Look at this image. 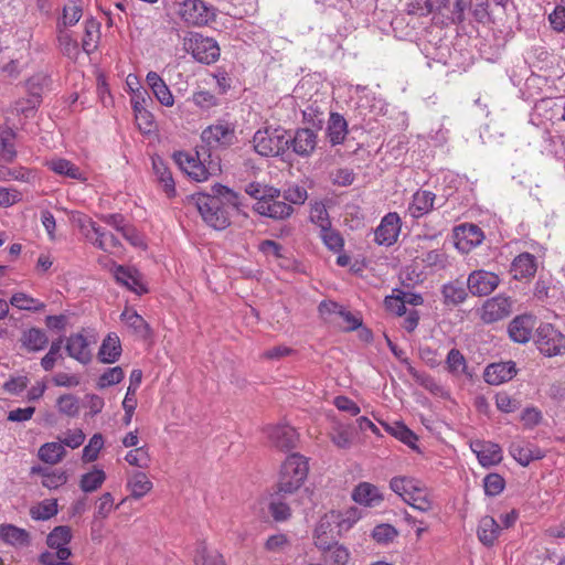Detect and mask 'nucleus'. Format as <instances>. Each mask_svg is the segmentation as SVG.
<instances>
[{
  "instance_id": "nucleus-10",
  "label": "nucleus",
  "mask_w": 565,
  "mask_h": 565,
  "mask_svg": "<svg viewBox=\"0 0 565 565\" xmlns=\"http://www.w3.org/2000/svg\"><path fill=\"white\" fill-rule=\"evenodd\" d=\"M500 284L497 274L484 269L471 271L467 278V288L472 296L483 297L490 295Z\"/></svg>"
},
{
  "instance_id": "nucleus-29",
  "label": "nucleus",
  "mask_w": 565,
  "mask_h": 565,
  "mask_svg": "<svg viewBox=\"0 0 565 565\" xmlns=\"http://www.w3.org/2000/svg\"><path fill=\"white\" fill-rule=\"evenodd\" d=\"M536 270V258L527 252L518 255L513 259L510 269L513 278L516 280L531 278L535 275Z\"/></svg>"
},
{
  "instance_id": "nucleus-5",
  "label": "nucleus",
  "mask_w": 565,
  "mask_h": 565,
  "mask_svg": "<svg viewBox=\"0 0 565 565\" xmlns=\"http://www.w3.org/2000/svg\"><path fill=\"white\" fill-rule=\"evenodd\" d=\"M183 45L185 51L190 53L195 61L202 64H213L221 55L216 40L204 36L199 32H191L189 36L184 39Z\"/></svg>"
},
{
  "instance_id": "nucleus-39",
  "label": "nucleus",
  "mask_w": 565,
  "mask_h": 565,
  "mask_svg": "<svg viewBox=\"0 0 565 565\" xmlns=\"http://www.w3.org/2000/svg\"><path fill=\"white\" fill-rule=\"evenodd\" d=\"M29 533L11 524L0 525V539L14 546H23L29 542Z\"/></svg>"
},
{
  "instance_id": "nucleus-25",
  "label": "nucleus",
  "mask_w": 565,
  "mask_h": 565,
  "mask_svg": "<svg viewBox=\"0 0 565 565\" xmlns=\"http://www.w3.org/2000/svg\"><path fill=\"white\" fill-rule=\"evenodd\" d=\"M436 194L428 190H417L413 194L407 212L413 218H420L434 210Z\"/></svg>"
},
{
  "instance_id": "nucleus-54",
  "label": "nucleus",
  "mask_w": 565,
  "mask_h": 565,
  "mask_svg": "<svg viewBox=\"0 0 565 565\" xmlns=\"http://www.w3.org/2000/svg\"><path fill=\"white\" fill-rule=\"evenodd\" d=\"M281 196L286 203L301 205L308 199V192L303 186L294 185L281 192Z\"/></svg>"
},
{
  "instance_id": "nucleus-38",
  "label": "nucleus",
  "mask_w": 565,
  "mask_h": 565,
  "mask_svg": "<svg viewBox=\"0 0 565 565\" xmlns=\"http://www.w3.org/2000/svg\"><path fill=\"white\" fill-rule=\"evenodd\" d=\"M320 230L321 238L330 250L335 253L342 250L344 245L343 237L337 230L331 228V222L329 218H324V221L320 223Z\"/></svg>"
},
{
  "instance_id": "nucleus-51",
  "label": "nucleus",
  "mask_w": 565,
  "mask_h": 565,
  "mask_svg": "<svg viewBox=\"0 0 565 565\" xmlns=\"http://www.w3.org/2000/svg\"><path fill=\"white\" fill-rule=\"evenodd\" d=\"M276 497H279L276 494ZM268 511L276 522L287 521L291 516L289 505L280 500V498H273L268 504Z\"/></svg>"
},
{
  "instance_id": "nucleus-35",
  "label": "nucleus",
  "mask_w": 565,
  "mask_h": 565,
  "mask_svg": "<svg viewBox=\"0 0 565 565\" xmlns=\"http://www.w3.org/2000/svg\"><path fill=\"white\" fill-rule=\"evenodd\" d=\"M45 166L57 174L74 179V180H85L82 171L78 167L72 163L70 160L63 158H54L51 160H46Z\"/></svg>"
},
{
  "instance_id": "nucleus-58",
  "label": "nucleus",
  "mask_w": 565,
  "mask_h": 565,
  "mask_svg": "<svg viewBox=\"0 0 565 565\" xmlns=\"http://www.w3.org/2000/svg\"><path fill=\"white\" fill-rule=\"evenodd\" d=\"M192 100L198 107L202 109H210L218 105L217 97L209 90L195 92L192 96Z\"/></svg>"
},
{
  "instance_id": "nucleus-13",
  "label": "nucleus",
  "mask_w": 565,
  "mask_h": 565,
  "mask_svg": "<svg viewBox=\"0 0 565 565\" xmlns=\"http://www.w3.org/2000/svg\"><path fill=\"white\" fill-rule=\"evenodd\" d=\"M288 150L291 148L296 154L307 158L317 147V134L312 128H298L294 136L288 132Z\"/></svg>"
},
{
  "instance_id": "nucleus-12",
  "label": "nucleus",
  "mask_w": 565,
  "mask_h": 565,
  "mask_svg": "<svg viewBox=\"0 0 565 565\" xmlns=\"http://www.w3.org/2000/svg\"><path fill=\"white\" fill-rule=\"evenodd\" d=\"M511 312V298L499 295L488 299L483 303L481 319L484 323H493L509 317Z\"/></svg>"
},
{
  "instance_id": "nucleus-18",
  "label": "nucleus",
  "mask_w": 565,
  "mask_h": 565,
  "mask_svg": "<svg viewBox=\"0 0 565 565\" xmlns=\"http://www.w3.org/2000/svg\"><path fill=\"white\" fill-rule=\"evenodd\" d=\"M317 548L321 551L322 559L328 565H347L350 559L349 550L335 540H320Z\"/></svg>"
},
{
  "instance_id": "nucleus-3",
  "label": "nucleus",
  "mask_w": 565,
  "mask_h": 565,
  "mask_svg": "<svg viewBox=\"0 0 565 565\" xmlns=\"http://www.w3.org/2000/svg\"><path fill=\"white\" fill-rule=\"evenodd\" d=\"M287 136L282 128L258 130L253 138L255 151L263 157H284L288 152Z\"/></svg>"
},
{
  "instance_id": "nucleus-60",
  "label": "nucleus",
  "mask_w": 565,
  "mask_h": 565,
  "mask_svg": "<svg viewBox=\"0 0 565 565\" xmlns=\"http://www.w3.org/2000/svg\"><path fill=\"white\" fill-rule=\"evenodd\" d=\"M288 545H289L288 537L282 533H278V534L270 535L267 539V541L265 543V548H266V551L271 552V553H280Z\"/></svg>"
},
{
  "instance_id": "nucleus-43",
  "label": "nucleus",
  "mask_w": 565,
  "mask_h": 565,
  "mask_svg": "<svg viewBox=\"0 0 565 565\" xmlns=\"http://www.w3.org/2000/svg\"><path fill=\"white\" fill-rule=\"evenodd\" d=\"M106 480L104 470L94 468L92 471L84 473L79 481V488L83 492H94L102 487Z\"/></svg>"
},
{
  "instance_id": "nucleus-64",
  "label": "nucleus",
  "mask_w": 565,
  "mask_h": 565,
  "mask_svg": "<svg viewBox=\"0 0 565 565\" xmlns=\"http://www.w3.org/2000/svg\"><path fill=\"white\" fill-rule=\"evenodd\" d=\"M551 26L556 32H565V7L557 6L548 15Z\"/></svg>"
},
{
  "instance_id": "nucleus-41",
  "label": "nucleus",
  "mask_w": 565,
  "mask_h": 565,
  "mask_svg": "<svg viewBox=\"0 0 565 565\" xmlns=\"http://www.w3.org/2000/svg\"><path fill=\"white\" fill-rule=\"evenodd\" d=\"M65 454V448L60 441L46 443L38 449V458L51 465L60 462Z\"/></svg>"
},
{
  "instance_id": "nucleus-32",
  "label": "nucleus",
  "mask_w": 565,
  "mask_h": 565,
  "mask_svg": "<svg viewBox=\"0 0 565 565\" xmlns=\"http://www.w3.org/2000/svg\"><path fill=\"white\" fill-rule=\"evenodd\" d=\"M17 157L15 132L7 127H0V161L10 163Z\"/></svg>"
},
{
  "instance_id": "nucleus-28",
  "label": "nucleus",
  "mask_w": 565,
  "mask_h": 565,
  "mask_svg": "<svg viewBox=\"0 0 565 565\" xmlns=\"http://www.w3.org/2000/svg\"><path fill=\"white\" fill-rule=\"evenodd\" d=\"M352 499L364 507H376L383 500L380 489L370 482H360L352 492Z\"/></svg>"
},
{
  "instance_id": "nucleus-16",
  "label": "nucleus",
  "mask_w": 565,
  "mask_h": 565,
  "mask_svg": "<svg viewBox=\"0 0 565 565\" xmlns=\"http://www.w3.org/2000/svg\"><path fill=\"white\" fill-rule=\"evenodd\" d=\"M267 435L270 443L282 451H289L296 448L298 443V434L296 429L289 425L268 427Z\"/></svg>"
},
{
  "instance_id": "nucleus-49",
  "label": "nucleus",
  "mask_w": 565,
  "mask_h": 565,
  "mask_svg": "<svg viewBox=\"0 0 565 565\" xmlns=\"http://www.w3.org/2000/svg\"><path fill=\"white\" fill-rule=\"evenodd\" d=\"M468 0H454L451 12L446 14V25H460L465 22V12L469 6Z\"/></svg>"
},
{
  "instance_id": "nucleus-42",
  "label": "nucleus",
  "mask_w": 565,
  "mask_h": 565,
  "mask_svg": "<svg viewBox=\"0 0 565 565\" xmlns=\"http://www.w3.org/2000/svg\"><path fill=\"white\" fill-rule=\"evenodd\" d=\"M127 487L130 489L134 499H140L152 489V482L145 472L137 471L129 478Z\"/></svg>"
},
{
  "instance_id": "nucleus-46",
  "label": "nucleus",
  "mask_w": 565,
  "mask_h": 565,
  "mask_svg": "<svg viewBox=\"0 0 565 565\" xmlns=\"http://www.w3.org/2000/svg\"><path fill=\"white\" fill-rule=\"evenodd\" d=\"M194 562L196 565H226L223 555L217 551L207 550L204 543L199 545Z\"/></svg>"
},
{
  "instance_id": "nucleus-26",
  "label": "nucleus",
  "mask_w": 565,
  "mask_h": 565,
  "mask_svg": "<svg viewBox=\"0 0 565 565\" xmlns=\"http://www.w3.org/2000/svg\"><path fill=\"white\" fill-rule=\"evenodd\" d=\"M151 161L156 181L168 198H174L177 194L175 183L166 161L160 156H153Z\"/></svg>"
},
{
  "instance_id": "nucleus-24",
  "label": "nucleus",
  "mask_w": 565,
  "mask_h": 565,
  "mask_svg": "<svg viewBox=\"0 0 565 565\" xmlns=\"http://www.w3.org/2000/svg\"><path fill=\"white\" fill-rule=\"evenodd\" d=\"M81 231H85L87 226L92 228L96 235L94 245L103 250L118 247L120 245L118 238L110 232L98 226L92 218L85 216L78 220Z\"/></svg>"
},
{
  "instance_id": "nucleus-47",
  "label": "nucleus",
  "mask_w": 565,
  "mask_h": 565,
  "mask_svg": "<svg viewBox=\"0 0 565 565\" xmlns=\"http://www.w3.org/2000/svg\"><path fill=\"white\" fill-rule=\"evenodd\" d=\"M397 536L398 531L388 523L379 524L372 531V537L379 544H388Z\"/></svg>"
},
{
  "instance_id": "nucleus-4",
  "label": "nucleus",
  "mask_w": 565,
  "mask_h": 565,
  "mask_svg": "<svg viewBox=\"0 0 565 565\" xmlns=\"http://www.w3.org/2000/svg\"><path fill=\"white\" fill-rule=\"evenodd\" d=\"M177 6V14L186 25L200 28L216 20L217 9L203 0H183Z\"/></svg>"
},
{
  "instance_id": "nucleus-30",
  "label": "nucleus",
  "mask_w": 565,
  "mask_h": 565,
  "mask_svg": "<svg viewBox=\"0 0 565 565\" xmlns=\"http://www.w3.org/2000/svg\"><path fill=\"white\" fill-rule=\"evenodd\" d=\"M121 352L120 339L116 333L111 332L103 340L97 356L102 363L113 364L119 360Z\"/></svg>"
},
{
  "instance_id": "nucleus-63",
  "label": "nucleus",
  "mask_w": 565,
  "mask_h": 565,
  "mask_svg": "<svg viewBox=\"0 0 565 565\" xmlns=\"http://www.w3.org/2000/svg\"><path fill=\"white\" fill-rule=\"evenodd\" d=\"M125 459L129 465L142 468L147 467L149 456L143 447H139L128 451Z\"/></svg>"
},
{
  "instance_id": "nucleus-17",
  "label": "nucleus",
  "mask_w": 565,
  "mask_h": 565,
  "mask_svg": "<svg viewBox=\"0 0 565 565\" xmlns=\"http://www.w3.org/2000/svg\"><path fill=\"white\" fill-rule=\"evenodd\" d=\"M470 448L482 467L495 466L502 460L501 447L495 443L478 439L471 441Z\"/></svg>"
},
{
  "instance_id": "nucleus-21",
  "label": "nucleus",
  "mask_w": 565,
  "mask_h": 565,
  "mask_svg": "<svg viewBox=\"0 0 565 565\" xmlns=\"http://www.w3.org/2000/svg\"><path fill=\"white\" fill-rule=\"evenodd\" d=\"M89 344V340L83 333H72L66 339L65 350L68 356L86 365L93 359Z\"/></svg>"
},
{
  "instance_id": "nucleus-52",
  "label": "nucleus",
  "mask_w": 565,
  "mask_h": 565,
  "mask_svg": "<svg viewBox=\"0 0 565 565\" xmlns=\"http://www.w3.org/2000/svg\"><path fill=\"white\" fill-rule=\"evenodd\" d=\"M125 377V373L120 366L107 369L98 379L97 386L103 390L108 386L120 383Z\"/></svg>"
},
{
  "instance_id": "nucleus-44",
  "label": "nucleus",
  "mask_w": 565,
  "mask_h": 565,
  "mask_svg": "<svg viewBox=\"0 0 565 565\" xmlns=\"http://www.w3.org/2000/svg\"><path fill=\"white\" fill-rule=\"evenodd\" d=\"M38 476L42 477V484L49 489H57L67 482V475L63 469L49 471L38 467Z\"/></svg>"
},
{
  "instance_id": "nucleus-36",
  "label": "nucleus",
  "mask_w": 565,
  "mask_h": 565,
  "mask_svg": "<svg viewBox=\"0 0 565 565\" xmlns=\"http://www.w3.org/2000/svg\"><path fill=\"white\" fill-rule=\"evenodd\" d=\"M390 488L393 492L409 502V498L416 492L419 493L420 489L416 484V480L409 477H394L390 481Z\"/></svg>"
},
{
  "instance_id": "nucleus-1",
  "label": "nucleus",
  "mask_w": 565,
  "mask_h": 565,
  "mask_svg": "<svg viewBox=\"0 0 565 565\" xmlns=\"http://www.w3.org/2000/svg\"><path fill=\"white\" fill-rule=\"evenodd\" d=\"M203 221L216 231H223L231 225V211H241V195L226 185L216 183L211 193H194L190 196Z\"/></svg>"
},
{
  "instance_id": "nucleus-59",
  "label": "nucleus",
  "mask_w": 565,
  "mask_h": 565,
  "mask_svg": "<svg viewBox=\"0 0 565 565\" xmlns=\"http://www.w3.org/2000/svg\"><path fill=\"white\" fill-rule=\"evenodd\" d=\"M495 405L503 413H513L520 407V402L512 398L508 393L500 392L495 395Z\"/></svg>"
},
{
  "instance_id": "nucleus-62",
  "label": "nucleus",
  "mask_w": 565,
  "mask_h": 565,
  "mask_svg": "<svg viewBox=\"0 0 565 565\" xmlns=\"http://www.w3.org/2000/svg\"><path fill=\"white\" fill-rule=\"evenodd\" d=\"M57 406L61 413L74 416L78 412V402L75 396L71 394L62 395L57 399Z\"/></svg>"
},
{
  "instance_id": "nucleus-34",
  "label": "nucleus",
  "mask_w": 565,
  "mask_h": 565,
  "mask_svg": "<svg viewBox=\"0 0 565 565\" xmlns=\"http://www.w3.org/2000/svg\"><path fill=\"white\" fill-rule=\"evenodd\" d=\"M385 428L393 437L407 445L413 450L420 452L419 447L417 446V435L404 423L395 422L392 425H385Z\"/></svg>"
},
{
  "instance_id": "nucleus-14",
  "label": "nucleus",
  "mask_w": 565,
  "mask_h": 565,
  "mask_svg": "<svg viewBox=\"0 0 565 565\" xmlns=\"http://www.w3.org/2000/svg\"><path fill=\"white\" fill-rule=\"evenodd\" d=\"M455 236V246L462 254H468L484 239L482 230L476 224H462L456 227Z\"/></svg>"
},
{
  "instance_id": "nucleus-48",
  "label": "nucleus",
  "mask_w": 565,
  "mask_h": 565,
  "mask_svg": "<svg viewBox=\"0 0 565 565\" xmlns=\"http://www.w3.org/2000/svg\"><path fill=\"white\" fill-rule=\"evenodd\" d=\"M104 446L103 435L97 433L92 436L88 444L83 449L82 459L84 462H93L98 458V454Z\"/></svg>"
},
{
  "instance_id": "nucleus-56",
  "label": "nucleus",
  "mask_w": 565,
  "mask_h": 565,
  "mask_svg": "<svg viewBox=\"0 0 565 565\" xmlns=\"http://www.w3.org/2000/svg\"><path fill=\"white\" fill-rule=\"evenodd\" d=\"M471 6V14L478 23L492 22L489 0H473Z\"/></svg>"
},
{
  "instance_id": "nucleus-33",
  "label": "nucleus",
  "mask_w": 565,
  "mask_h": 565,
  "mask_svg": "<svg viewBox=\"0 0 565 565\" xmlns=\"http://www.w3.org/2000/svg\"><path fill=\"white\" fill-rule=\"evenodd\" d=\"M501 532L500 525L490 516H483L478 525V539L486 546H492Z\"/></svg>"
},
{
  "instance_id": "nucleus-2",
  "label": "nucleus",
  "mask_w": 565,
  "mask_h": 565,
  "mask_svg": "<svg viewBox=\"0 0 565 565\" xmlns=\"http://www.w3.org/2000/svg\"><path fill=\"white\" fill-rule=\"evenodd\" d=\"M309 472L306 457L300 454H291L282 462L277 484V495L292 494L305 483Z\"/></svg>"
},
{
  "instance_id": "nucleus-61",
  "label": "nucleus",
  "mask_w": 565,
  "mask_h": 565,
  "mask_svg": "<svg viewBox=\"0 0 565 565\" xmlns=\"http://www.w3.org/2000/svg\"><path fill=\"white\" fill-rule=\"evenodd\" d=\"M423 263L427 267L444 268L447 263V255L441 249H433L424 255Z\"/></svg>"
},
{
  "instance_id": "nucleus-9",
  "label": "nucleus",
  "mask_w": 565,
  "mask_h": 565,
  "mask_svg": "<svg viewBox=\"0 0 565 565\" xmlns=\"http://www.w3.org/2000/svg\"><path fill=\"white\" fill-rule=\"evenodd\" d=\"M73 537L72 530L68 525L55 526L46 536V545L52 551H45L39 557L45 559H68L72 556V551L68 547Z\"/></svg>"
},
{
  "instance_id": "nucleus-37",
  "label": "nucleus",
  "mask_w": 565,
  "mask_h": 565,
  "mask_svg": "<svg viewBox=\"0 0 565 565\" xmlns=\"http://www.w3.org/2000/svg\"><path fill=\"white\" fill-rule=\"evenodd\" d=\"M120 319L141 338L146 339L151 334L149 324L137 311L125 309L120 315Z\"/></svg>"
},
{
  "instance_id": "nucleus-31",
  "label": "nucleus",
  "mask_w": 565,
  "mask_h": 565,
  "mask_svg": "<svg viewBox=\"0 0 565 565\" xmlns=\"http://www.w3.org/2000/svg\"><path fill=\"white\" fill-rule=\"evenodd\" d=\"M348 134V122L339 113H330L328 120L327 135L332 146L343 143Z\"/></svg>"
},
{
  "instance_id": "nucleus-50",
  "label": "nucleus",
  "mask_w": 565,
  "mask_h": 565,
  "mask_svg": "<svg viewBox=\"0 0 565 565\" xmlns=\"http://www.w3.org/2000/svg\"><path fill=\"white\" fill-rule=\"evenodd\" d=\"M505 487L504 478L499 473H489L483 479L484 493L489 497L500 494Z\"/></svg>"
},
{
  "instance_id": "nucleus-19",
  "label": "nucleus",
  "mask_w": 565,
  "mask_h": 565,
  "mask_svg": "<svg viewBox=\"0 0 565 565\" xmlns=\"http://www.w3.org/2000/svg\"><path fill=\"white\" fill-rule=\"evenodd\" d=\"M518 373L514 361L489 364L483 373L484 381L490 385H499L512 380Z\"/></svg>"
},
{
  "instance_id": "nucleus-22",
  "label": "nucleus",
  "mask_w": 565,
  "mask_h": 565,
  "mask_svg": "<svg viewBox=\"0 0 565 565\" xmlns=\"http://www.w3.org/2000/svg\"><path fill=\"white\" fill-rule=\"evenodd\" d=\"M115 279L118 284L139 296L149 291L142 282L141 274L136 268L125 267L122 265L117 266L115 269Z\"/></svg>"
},
{
  "instance_id": "nucleus-27",
  "label": "nucleus",
  "mask_w": 565,
  "mask_h": 565,
  "mask_svg": "<svg viewBox=\"0 0 565 565\" xmlns=\"http://www.w3.org/2000/svg\"><path fill=\"white\" fill-rule=\"evenodd\" d=\"M333 524L337 525V527H343L345 524V529L352 526V522L347 520H341L340 514H334L333 512L331 514H327L319 521L316 530H315V545L318 546V542L320 540L322 541H333L335 537L332 535L333 533Z\"/></svg>"
},
{
  "instance_id": "nucleus-15",
  "label": "nucleus",
  "mask_w": 565,
  "mask_h": 565,
  "mask_svg": "<svg viewBox=\"0 0 565 565\" xmlns=\"http://www.w3.org/2000/svg\"><path fill=\"white\" fill-rule=\"evenodd\" d=\"M401 230V218L397 213H387L374 232V241L379 245L391 246L396 243Z\"/></svg>"
},
{
  "instance_id": "nucleus-53",
  "label": "nucleus",
  "mask_w": 565,
  "mask_h": 565,
  "mask_svg": "<svg viewBox=\"0 0 565 565\" xmlns=\"http://www.w3.org/2000/svg\"><path fill=\"white\" fill-rule=\"evenodd\" d=\"M62 344H63V339L62 338H58L57 340H54L51 343L49 352L41 360V366L45 371L52 370L54 367V365H55V362L58 359L63 358L62 353H61Z\"/></svg>"
},
{
  "instance_id": "nucleus-7",
  "label": "nucleus",
  "mask_w": 565,
  "mask_h": 565,
  "mask_svg": "<svg viewBox=\"0 0 565 565\" xmlns=\"http://www.w3.org/2000/svg\"><path fill=\"white\" fill-rule=\"evenodd\" d=\"M265 201L254 203L253 211L260 216L269 217L275 221L289 218L294 213V207L286 203L281 196V191L277 188L268 189Z\"/></svg>"
},
{
  "instance_id": "nucleus-57",
  "label": "nucleus",
  "mask_w": 565,
  "mask_h": 565,
  "mask_svg": "<svg viewBox=\"0 0 565 565\" xmlns=\"http://www.w3.org/2000/svg\"><path fill=\"white\" fill-rule=\"evenodd\" d=\"M57 40H58L60 49L64 55H66L68 57L77 56V54H78L77 42L75 40H73L71 38V35L68 33H66L65 31H63L60 26H58Z\"/></svg>"
},
{
  "instance_id": "nucleus-40",
  "label": "nucleus",
  "mask_w": 565,
  "mask_h": 565,
  "mask_svg": "<svg viewBox=\"0 0 565 565\" xmlns=\"http://www.w3.org/2000/svg\"><path fill=\"white\" fill-rule=\"evenodd\" d=\"M57 87V75L52 68L47 67L44 71L38 72V105L41 103L43 95L55 92Z\"/></svg>"
},
{
  "instance_id": "nucleus-20",
  "label": "nucleus",
  "mask_w": 565,
  "mask_h": 565,
  "mask_svg": "<svg viewBox=\"0 0 565 565\" xmlns=\"http://www.w3.org/2000/svg\"><path fill=\"white\" fill-rule=\"evenodd\" d=\"M509 452L522 467L545 457V452L541 448L523 440L512 441L509 446Z\"/></svg>"
},
{
  "instance_id": "nucleus-11",
  "label": "nucleus",
  "mask_w": 565,
  "mask_h": 565,
  "mask_svg": "<svg viewBox=\"0 0 565 565\" xmlns=\"http://www.w3.org/2000/svg\"><path fill=\"white\" fill-rule=\"evenodd\" d=\"M536 323L537 319L532 313L514 317L508 326L510 339L515 343H527L531 339H534L533 331H536Z\"/></svg>"
},
{
  "instance_id": "nucleus-6",
  "label": "nucleus",
  "mask_w": 565,
  "mask_h": 565,
  "mask_svg": "<svg viewBox=\"0 0 565 565\" xmlns=\"http://www.w3.org/2000/svg\"><path fill=\"white\" fill-rule=\"evenodd\" d=\"M537 350L547 358L565 354V335L551 323H540L534 333Z\"/></svg>"
},
{
  "instance_id": "nucleus-45",
  "label": "nucleus",
  "mask_w": 565,
  "mask_h": 565,
  "mask_svg": "<svg viewBox=\"0 0 565 565\" xmlns=\"http://www.w3.org/2000/svg\"><path fill=\"white\" fill-rule=\"evenodd\" d=\"M33 32L31 28H21L15 32V49L20 52V58H31Z\"/></svg>"
},
{
  "instance_id": "nucleus-8",
  "label": "nucleus",
  "mask_w": 565,
  "mask_h": 565,
  "mask_svg": "<svg viewBox=\"0 0 565 565\" xmlns=\"http://www.w3.org/2000/svg\"><path fill=\"white\" fill-rule=\"evenodd\" d=\"M201 139L209 148L227 149L237 141L235 125L220 119L203 129Z\"/></svg>"
},
{
  "instance_id": "nucleus-55",
  "label": "nucleus",
  "mask_w": 565,
  "mask_h": 565,
  "mask_svg": "<svg viewBox=\"0 0 565 565\" xmlns=\"http://www.w3.org/2000/svg\"><path fill=\"white\" fill-rule=\"evenodd\" d=\"M448 371L455 374H462L466 372V359L458 349H451L447 355Z\"/></svg>"
},
{
  "instance_id": "nucleus-23",
  "label": "nucleus",
  "mask_w": 565,
  "mask_h": 565,
  "mask_svg": "<svg viewBox=\"0 0 565 565\" xmlns=\"http://www.w3.org/2000/svg\"><path fill=\"white\" fill-rule=\"evenodd\" d=\"M440 294L443 296V303L448 308H455L463 303L470 292L460 279H455L444 284Z\"/></svg>"
}]
</instances>
